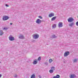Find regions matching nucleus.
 <instances>
[{
  "mask_svg": "<svg viewBox=\"0 0 78 78\" xmlns=\"http://www.w3.org/2000/svg\"><path fill=\"white\" fill-rule=\"evenodd\" d=\"M33 39H38L39 38V35H38V34H34L32 35Z\"/></svg>",
  "mask_w": 78,
  "mask_h": 78,
  "instance_id": "f257e3e1",
  "label": "nucleus"
},
{
  "mask_svg": "<svg viewBox=\"0 0 78 78\" xmlns=\"http://www.w3.org/2000/svg\"><path fill=\"white\" fill-rule=\"evenodd\" d=\"M9 17L7 16H4L3 17L2 20H7L9 19Z\"/></svg>",
  "mask_w": 78,
  "mask_h": 78,
  "instance_id": "f03ea898",
  "label": "nucleus"
},
{
  "mask_svg": "<svg viewBox=\"0 0 78 78\" xmlns=\"http://www.w3.org/2000/svg\"><path fill=\"white\" fill-rule=\"evenodd\" d=\"M74 20V19H73V18L72 17H70L69 18L68 20V22H69V23H71V22H72Z\"/></svg>",
  "mask_w": 78,
  "mask_h": 78,
  "instance_id": "7ed1b4c3",
  "label": "nucleus"
},
{
  "mask_svg": "<svg viewBox=\"0 0 78 78\" xmlns=\"http://www.w3.org/2000/svg\"><path fill=\"white\" fill-rule=\"evenodd\" d=\"M70 54V52L69 51H66L65 53L64 54V57H66V56H67Z\"/></svg>",
  "mask_w": 78,
  "mask_h": 78,
  "instance_id": "20e7f679",
  "label": "nucleus"
},
{
  "mask_svg": "<svg viewBox=\"0 0 78 78\" xmlns=\"http://www.w3.org/2000/svg\"><path fill=\"white\" fill-rule=\"evenodd\" d=\"M12 35H10L9 37V39L10 41H14V37H12Z\"/></svg>",
  "mask_w": 78,
  "mask_h": 78,
  "instance_id": "39448f33",
  "label": "nucleus"
},
{
  "mask_svg": "<svg viewBox=\"0 0 78 78\" xmlns=\"http://www.w3.org/2000/svg\"><path fill=\"white\" fill-rule=\"evenodd\" d=\"M36 23H37L38 24H39L42 22V20H40L39 19H37V20L36 22Z\"/></svg>",
  "mask_w": 78,
  "mask_h": 78,
  "instance_id": "423d86ee",
  "label": "nucleus"
},
{
  "mask_svg": "<svg viewBox=\"0 0 78 78\" xmlns=\"http://www.w3.org/2000/svg\"><path fill=\"white\" fill-rule=\"evenodd\" d=\"M63 27L62 23L60 22L58 23V27H59V28H61V27Z\"/></svg>",
  "mask_w": 78,
  "mask_h": 78,
  "instance_id": "0eeeda50",
  "label": "nucleus"
},
{
  "mask_svg": "<svg viewBox=\"0 0 78 78\" xmlns=\"http://www.w3.org/2000/svg\"><path fill=\"white\" fill-rule=\"evenodd\" d=\"M74 25H75V23H74V22H73L69 24V26L71 27H72L73 26H74Z\"/></svg>",
  "mask_w": 78,
  "mask_h": 78,
  "instance_id": "6e6552de",
  "label": "nucleus"
},
{
  "mask_svg": "<svg viewBox=\"0 0 78 78\" xmlns=\"http://www.w3.org/2000/svg\"><path fill=\"white\" fill-rule=\"evenodd\" d=\"M70 78H76V76L75 74H73L72 75H71L70 77Z\"/></svg>",
  "mask_w": 78,
  "mask_h": 78,
  "instance_id": "1a4fd4ad",
  "label": "nucleus"
},
{
  "mask_svg": "<svg viewBox=\"0 0 78 78\" xmlns=\"http://www.w3.org/2000/svg\"><path fill=\"white\" fill-rule=\"evenodd\" d=\"M53 16H55V14L53 13H51L49 15V17H53Z\"/></svg>",
  "mask_w": 78,
  "mask_h": 78,
  "instance_id": "9d476101",
  "label": "nucleus"
},
{
  "mask_svg": "<svg viewBox=\"0 0 78 78\" xmlns=\"http://www.w3.org/2000/svg\"><path fill=\"white\" fill-rule=\"evenodd\" d=\"M37 63V60L35 59L33 62V64L34 65H35V64H36Z\"/></svg>",
  "mask_w": 78,
  "mask_h": 78,
  "instance_id": "9b49d317",
  "label": "nucleus"
},
{
  "mask_svg": "<svg viewBox=\"0 0 78 78\" xmlns=\"http://www.w3.org/2000/svg\"><path fill=\"white\" fill-rule=\"evenodd\" d=\"M19 39H24V37H23V35H20V36L19 37Z\"/></svg>",
  "mask_w": 78,
  "mask_h": 78,
  "instance_id": "f8f14e48",
  "label": "nucleus"
},
{
  "mask_svg": "<svg viewBox=\"0 0 78 78\" xmlns=\"http://www.w3.org/2000/svg\"><path fill=\"white\" fill-rule=\"evenodd\" d=\"M56 19V16H54L52 17L51 19V21H53L54 20H55Z\"/></svg>",
  "mask_w": 78,
  "mask_h": 78,
  "instance_id": "ddd939ff",
  "label": "nucleus"
},
{
  "mask_svg": "<svg viewBox=\"0 0 78 78\" xmlns=\"http://www.w3.org/2000/svg\"><path fill=\"white\" fill-rule=\"evenodd\" d=\"M52 27L53 28H55L56 27V24H53L52 26Z\"/></svg>",
  "mask_w": 78,
  "mask_h": 78,
  "instance_id": "4468645a",
  "label": "nucleus"
},
{
  "mask_svg": "<svg viewBox=\"0 0 78 78\" xmlns=\"http://www.w3.org/2000/svg\"><path fill=\"white\" fill-rule=\"evenodd\" d=\"M78 60V58H76L74 59V60H73V62H77V61Z\"/></svg>",
  "mask_w": 78,
  "mask_h": 78,
  "instance_id": "2eb2a0df",
  "label": "nucleus"
},
{
  "mask_svg": "<svg viewBox=\"0 0 78 78\" xmlns=\"http://www.w3.org/2000/svg\"><path fill=\"white\" fill-rule=\"evenodd\" d=\"M53 72H54V71L52 69H50L49 70V72L50 73H53Z\"/></svg>",
  "mask_w": 78,
  "mask_h": 78,
  "instance_id": "dca6fc26",
  "label": "nucleus"
},
{
  "mask_svg": "<svg viewBox=\"0 0 78 78\" xmlns=\"http://www.w3.org/2000/svg\"><path fill=\"white\" fill-rule=\"evenodd\" d=\"M56 36H55V35H52V38H56Z\"/></svg>",
  "mask_w": 78,
  "mask_h": 78,
  "instance_id": "f3484780",
  "label": "nucleus"
},
{
  "mask_svg": "<svg viewBox=\"0 0 78 78\" xmlns=\"http://www.w3.org/2000/svg\"><path fill=\"white\" fill-rule=\"evenodd\" d=\"M53 62V60L52 59L50 58L49 60V62L50 63H51V62Z\"/></svg>",
  "mask_w": 78,
  "mask_h": 78,
  "instance_id": "a211bd4d",
  "label": "nucleus"
},
{
  "mask_svg": "<svg viewBox=\"0 0 78 78\" xmlns=\"http://www.w3.org/2000/svg\"><path fill=\"white\" fill-rule=\"evenodd\" d=\"M51 70H55V67L54 66H53L51 67Z\"/></svg>",
  "mask_w": 78,
  "mask_h": 78,
  "instance_id": "6ab92c4d",
  "label": "nucleus"
},
{
  "mask_svg": "<svg viewBox=\"0 0 78 78\" xmlns=\"http://www.w3.org/2000/svg\"><path fill=\"white\" fill-rule=\"evenodd\" d=\"M31 78H35V75L34 74H33L31 76Z\"/></svg>",
  "mask_w": 78,
  "mask_h": 78,
  "instance_id": "aec40b11",
  "label": "nucleus"
},
{
  "mask_svg": "<svg viewBox=\"0 0 78 78\" xmlns=\"http://www.w3.org/2000/svg\"><path fill=\"white\" fill-rule=\"evenodd\" d=\"M3 35V31L2 30H0V35Z\"/></svg>",
  "mask_w": 78,
  "mask_h": 78,
  "instance_id": "412c9836",
  "label": "nucleus"
},
{
  "mask_svg": "<svg viewBox=\"0 0 78 78\" xmlns=\"http://www.w3.org/2000/svg\"><path fill=\"white\" fill-rule=\"evenodd\" d=\"M57 78H60V76H59V75H58V74H57L56 76H55Z\"/></svg>",
  "mask_w": 78,
  "mask_h": 78,
  "instance_id": "4be33fe9",
  "label": "nucleus"
},
{
  "mask_svg": "<svg viewBox=\"0 0 78 78\" xmlns=\"http://www.w3.org/2000/svg\"><path fill=\"white\" fill-rule=\"evenodd\" d=\"M41 57H39L38 58V61H41Z\"/></svg>",
  "mask_w": 78,
  "mask_h": 78,
  "instance_id": "5701e85b",
  "label": "nucleus"
},
{
  "mask_svg": "<svg viewBox=\"0 0 78 78\" xmlns=\"http://www.w3.org/2000/svg\"><path fill=\"white\" fill-rule=\"evenodd\" d=\"M4 30H8V28L6 27H4L3 28Z\"/></svg>",
  "mask_w": 78,
  "mask_h": 78,
  "instance_id": "b1692460",
  "label": "nucleus"
},
{
  "mask_svg": "<svg viewBox=\"0 0 78 78\" xmlns=\"http://www.w3.org/2000/svg\"><path fill=\"white\" fill-rule=\"evenodd\" d=\"M76 26H78V21H77L76 23Z\"/></svg>",
  "mask_w": 78,
  "mask_h": 78,
  "instance_id": "393cba45",
  "label": "nucleus"
},
{
  "mask_svg": "<svg viewBox=\"0 0 78 78\" xmlns=\"http://www.w3.org/2000/svg\"><path fill=\"white\" fill-rule=\"evenodd\" d=\"M38 17H39V18H40V19H42V16H39Z\"/></svg>",
  "mask_w": 78,
  "mask_h": 78,
  "instance_id": "a878e982",
  "label": "nucleus"
},
{
  "mask_svg": "<svg viewBox=\"0 0 78 78\" xmlns=\"http://www.w3.org/2000/svg\"><path fill=\"white\" fill-rule=\"evenodd\" d=\"M17 75L15 74V76H14V78H17Z\"/></svg>",
  "mask_w": 78,
  "mask_h": 78,
  "instance_id": "bb28decb",
  "label": "nucleus"
},
{
  "mask_svg": "<svg viewBox=\"0 0 78 78\" xmlns=\"http://www.w3.org/2000/svg\"><path fill=\"white\" fill-rule=\"evenodd\" d=\"M38 77H39V78H42V77H41V76L40 75H39L38 76Z\"/></svg>",
  "mask_w": 78,
  "mask_h": 78,
  "instance_id": "cd10ccee",
  "label": "nucleus"
},
{
  "mask_svg": "<svg viewBox=\"0 0 78 78\" xmlns=\"http://www.w3.org/2000/svg\"><path fill=\"white\" fill-rule=\"evenodd\" d=\"M5 6H6V7H9V5H8L7 4H6Z\"/></svg>",
  "mask_w": 78,
  "mask_h": 78,
  "instance_id": "c85d7f7f",
  "label": "nucleus"
},
{
  "mask_svg": "<svg viewBox=\"0 0 78 78\" xmlns=\"http://www.w3.org/2000/svg\"><path fill=\"white\" fill-rule=\"evenodd\" d=\"M45 65H46V66H47V65H48V63L46 62L45 63Z\"/></svg>",
  "mask_w": 78,
  "mask_h": 78,
  "instance_id": "c756f323",
  "label": "nucleus"
},
{
  "mask_svg": "<svg viewBox=\"0 0 78 78\" xmlns=\"http://www.w3.org/2000/svg\"><path fill=\"white\" fill-rule=\"evenodd\" d=\"M53 78H57L56 76H54L53 77Z\"/></svg>",
  "mask_w": 78,
  "mask_h": 78,
  "instance_id": "7c9ffc66",
  "label": "nucleus"
},
{
  "mask_svg": "<svg viewBox=\"0 0 78 78\" xmlns=\"http://www.w3.org/2000/svg\"><path fill=\"white\" fill-rule=\"evenodd\" d=\"M10 25H12V23H10Z\"/></svg>",
  "mask_w": 78,
  "mask_h": 78,
  "instance_id": "2f4dec72",
  "label": "nucleus"
},
{
  "mask_svg": "<svg viewBox=\"0 0 78 78\" xmlns=\"http://www.w3.org/2000/svg\"><path fill=\"white\" fill-rule=\"evenodd\" d=\"M2 74H0V78H1V77H2Z\"/></svg>",
  "mask_w": 78,
  "mask_h": 78,
  "instance_id": "473e14b6",
  "label": "nucleus"
},
{
  "mask_svg": "<svg viewBox=\"0 0 78 78\" xmlns=\"http://www.w3.org/2000/svg\"><path fill=\"white\" fill-rule=\"evenodd\" d=\"M0 63H2V62H0Z\"/></svg>",
  "mask_w": 78,
  "mask_h": 78,
  "instance_id": "72a5a7b5",
  "label": "nucleus"
}]
</instances>
